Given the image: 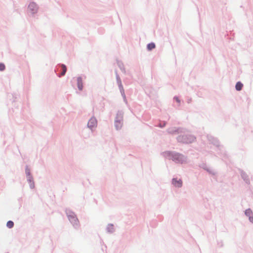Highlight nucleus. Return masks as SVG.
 <instances>
[{
	"label": "nucleus",
	"mask_w": 253,
	"mask_h": 253,
	"mask_svg": "<svg viewBox=\"0 0 253 253\" xmlns=\"http://www.w3.org/2000/svg\"><path fill=\"white\" fill-rule=\"evenodd\" d=\"M165 158L172 160L176 164H186L188 163L187 157L175 151H166L162 153Z\"/></svg>",
	"instance_id": "nucleus-1"
},
{
	"label": "nucleus",
	"mask_w": 253,
	"mask_h": 253,
	"mask_svg": "<svg viewBox=\"0 0 253 253\" xmlns=\"http://www.w3.org/2000/svg\"><path fill=\"white\" fill-rule=\"evenodd\" d=\"M184 134L179 135L176 139L178 142L182 143H191L196 140V137L194 135L189 134Z\"/></svg>",
	"instance_id": "nucleus-2"
},
{
	"label": "nucleus",
	"mask_w": 253,
	"mask_h": 253,
	"mask_svg": "<svg viewBox=\"0 0 253 253\" xmlns=\"http://www.w3.org/2000/svg\"><path fill=\"white\" fill-rule=\"evenodd\" d=\"M66 213L69 220L74 227L76 229L78 228L80 226L79 221L75 213L70 210H66Z\"/></svg>",
	"instance_id": "nucleus-3"
},
{
	"label": "nucleus",
	"mask_w": 253,
	"mask_h": 253,
	"mask_svg": "<svg viewBox=\"0 0 253 253\" xmlns=\"http://www.w3.org/2000/svg\"><path fill=\"white\" fill-rule=\"evenodd\" d=\"M124 112L122 111H118L114 121V125L116 130L122 128L123 125Z\"/></svg>",
	"instance_id": "nucleus-4"
},
{
	"label": "nucleus",
	"mask_w": 253,
	"mask_h": 253,
	"mask_svg": "<svg viewBox=\"0 0 253 253\" xmlns=\"http://www.w3.org/2000/svg\"><path fill=\"white\" fill-rule=\"evenodd\" d=\"M25 174L27 180L29 184L30 188L32 189H34L35 188V182L33 177L31 173L30 169L28 166H26L25 168Z\"/></svg>",
	"instance_id": "nucleus-5"
},
{
	"label": "nucleus",
	"mask_w": 253,
	"mask_h": 253,
	"mask_svg": "<svg viewBox=\"0 0 253 253\" xmlns=\"http://www.w3.org/2000/svg\"><path fill=\"white\" fill-rule=\"evenodd\" d=\"M167 131L169 134H175L180 133H186L187 129L181 127H171L168 128Z\"/></svg>",
	"instance_id": "nucleus-6"
},
{
	"label": "nucleus",
	"mask_w": 253,
	"mask_h": 253,
	"mask_svg": "<svg viewBox=\"0 0 253 253\" xmlns=\"http://www.w3.org/2000/svg\"><path fill=\"white\" fill-rule=\"evenodd\" d=\"M39 9V6L34 2H31L28 5V11L30 12L33 15L37 13Z\"/></svg>",
	"instance_id": "nucleus-7"
},
{
	"label": "nucleus",
	"mask_w": 253,
	"mask_h": 253,
	"mask_svg": "<svg viewBox=\"0 0 253 253\" xmlns=\"http://www.w3.org/2000/svg\"><path fill=\"white\" fill-rule=\"evenodd\" d=\"M97 125V121L96 119L94 117H92L88 122V128H89L91 131H93V129L96 127Z\"/></svg>",
	"instance_id": "nucleus-8"
},
{
	"label": "nucleus",
	"mask_w": 253,
	"mask_h": 253,
	"mask_svg": "<svg viewBox=\"0 0 253 253\" xmlns=\"http://www.w3.org/2000/svg\"><path fill=\"white\" fill-rule=\"evenodd\" d=\"M171 184L176 188H181L182 186L183 182L181 179L174 177L171 180Z\"/></svg>",
	"instance_id": "nucleus-9"
},
{
	"label": "nucleus",
	"mask_w": 253,
	"mask_h": 253,
	"mask_svg": "<svg viewBox=\"0 0 253 253\" xmlns=\"http://www.w3.org/2000/svg\"><path fill=\"white\" fill-rule=\"evenodd\" d=\"M239 171H240L241 176L242 178H243V179L244 180V181L247 184H250V178H249L248 175L247 174V173L242 169H239Z\"/></svg>",
	"instance_id": "nucleus-10"
},
{
	"label": "nucleus",
	"mask_w": 253,
	"mask_h": 253,
	"mask_svg": "<svg viewBox=\"0 0 253 253\" xmlns=\"http://www.w3.org/2000/svg\"><path fill=\"white\" fill-rule=\"evenodd\" d=\"M208 139L209 141L213 144V145H215L216 147L219 146V142L218 140L216 138L213 137L211 135H208L207 136Z\"/></svg>",
	"instance_id": "nucleus-11"
},
{
	"label": "nucleus",
	"mask_w": 253,
	"mask_h": 253,
	"mask_svg": "<svg viewBox=\"0 0 253 253\" xmlns=\"http://www.w3.org/2000/svg\"><path fill=\"white\" fill-rule=\"evenodd\" d=\"M106 232L109 234H112L115 231L114 225L112 223L108 224L106 228Z\"/></svg>",
	"instance_id": "nucleus-12"
},
{
	"label": "nucleus",
	"mask_w": 253,
	"mask_h": 253,
	"mask_svg": "<svg viewBox=\"0 0 253 253\" xmlns=\"http://www.w3.org/2000/svg\"><path fill=\"white\" fill-rule=\"evenodd\" d=\"M77 86L79 90H82L83 89V82L81 77H78L77 79Z\"/></svg>",
	"instance_id": "nucleus-13"
},
{
	"label": "nucleus",
	"mask_w": 253,
	"mask_h": 253,
	"mask_svg": "<svg viewBox=\"0 0 253 253\" xmlns=\"http://www.w3.org/2000/svg\"><path fill=\"white\" fill-rule=\"evenodd\" d=\"M59 66L61 67L62 70V71L60 73V74L58 75L59 77H61L65 75L66 71H67V68H66V65L64 64H59Z\"/></svg>",
	"instance_id": "nucleus-14"
},
{
	"label": "nucleus",
	"mask_w": 253,
	"mask_h": 253,
	"mask_svg": "<svg viewBox=\"0 0 253 253\" xmlns=\"http://www.w3.org/2000/svg\"><path fill=\"white\" fill-rule=\"evenodd\" d=\"M117 65L118 66L120 70L122 71V72L125 74L126 69L123 63L121 61L117 60Z\"/></svg>",
	"instance_id": "nucleus-15"
},
{
	"label": "nucleus",
	"mask_w": 253,
	"mask_h": 253,
	"mask_svg": "<svg viewBox=\"0 0 253 253\" xmlns=\"http://www.w3.org/2000/svg\"><path fill=\"white\" fill-rule=\"evenodd\" d=\"M243 84L241 82H238L235 85V88L237 91H240L242 89Z\"/></svg>",
	"instance_id": "nucleus-16"
},
{
	"label": "nucleus",
	"mask_w": 253,
	"mask_h": 253,
	"mask_svg": "<svg viewBox=\"0 0 253 253\" xmlns=\"http://www.w3.org/2000/svg\"><path fill=\"white\" fill-rule=\"evenodd\" d=\"M245 214L247 217L249 218L250 216L253 215V212L252 210L249 208L245 211Z\"/></svg>",
	"instance_id": "nucleus-17"
},
{
	"label": "nucleus",
	"mask_w": 253,
	"mask_h": 253,
	"mask_svg": "<svg viewBox=\"0 0 253 253\" xmlns=\"http://www.w3.org/2000/svg\"><path fill=\"white\" fill-rule=\"evenodd\" d=\"M156 47L155 44L154 42H151L147 45V48L148 50H151L154 49Z\"/></svg>",
	"instance_id": "nucleus-18"
},
{
	"label": "nucleus",
	"mask_w": 253,
	"mask_h": 253,
	"mask_svg": "<svg viewBox=\"0 0 253 253\" xmlns=\"http://www.w3.org/2000/svg\"><path fill=\"white\" fill-rule=\"evenodd\" d=\"M118 84L119 88L120 89V92L121 93V95H123L125 93V90H124V89L123 88V84H122V83H119V84Z\"/></svg>",
	"instance_id": "nucleus-19"
},
{
	"label": "nucleus",
	"mask_w": 253,
	"mask_h": 253,
	"mask_svg": "<svg viewBox=\"0 0 253 253\" xmlns=\"http://www.w3.org/2000/svg\"><path fill=\"white\" fill-rule=\"evenodd\" d=\"M205 170H206L208 172H209L210 174H211L212 175H214L216 174V172L213 169H212L210 168H209V167H208L207 168V169H206Z\"/></svg>",
	"instance_id": "nucleus-20"
},
{
	"label": "nucleus",
	"mask_w": 253,
	"mask_h": 253,
	"mask_svg": "<svg viewBox=\"0 0 253 253\" xmlns=\"http://www.w3.org/2000/svg\"><path fill=\"white\" fill-rule=\"evenodd\" d=\"M6 226L9 228H12L14 226V222L11 220L7 221Z\"/></svg>",
	"instance_id": "nucleus-21"
},
{
	"label": "nucleus",
	"mask_w": 253,
	"mask_h": 253,
	"mask_svg": "<svg viewBox=\"0 0 253 253\" xmlns=\"http://www.w3.org/2000/svg\"><path fill=\"white\" fill-rule=\"evenodd\" d=\"M115 74H116V80H117V84H119V83H122V81H121V78L120 77H119L118 73H117V71H115Z\"/></svg>",
	"instance_id": "nucleus-22"
},
{
	"label": "nucleus",
	"mask_w": 253,
	"mask_h": 253,
	"mask_svg": "<svg viewBox=\"0 0 253 253\" xmlns=\"http://www.w3.org/2000/svg\"><path fill=\"white\" fill-rule=\"evenodd\" d=\"M199 167L204 169L206 170L207 169V168L208 167L206 164L205 163H202L199 165Z\"/></svg>",
	"instance_id": "nucleus-23"
},
{
	"label": "nucleus",
	"mask_w": 253,
	"mask_h": 253,
	"mask_svg": "<svg viewBox=\"0 0 253 253\" xmlns=\"http://www.w3.org/2000/svg\"><path fill=\"white\" fill-rule=\"evenodd\" d=\"M5 68V65L4 64L0 63V71H3L4 70Z\"/></svg>",
	"instance_id": "nucleus-24"
},
{
	"label": "nucleus",
	"mask_w": 253,
	"mask_h": 253,
	"mask_svg": "<svg viewBox=\"0 0 253 253\" xmlns=\"http://www.w3.org/2000/svg\"><path fill=\"white\" fill-rule=\"evenodd\" d=\"M166 125V122H163V124H162V123H160L159 125H158V126L161 127V128H163Z\"/></svg>",
	"instance_id": "nucleus-25"
},
{
	"label": "nucleus",
	"mask_w": 253,
	"mask_h": 253,
	"mask_svg": "<svg viewBox=\"0 0 253 253\" xmlns=\"http://www.w3.org/2000/svg\"><path fill=\"white\" fill-rule=\"evenodd\" d=\"M174 100H175L177 103H180V100L177 96H174L173 98Z\"/></svg>",
	"instance_id": "nucleus-26"
},
{
	"label": "nucleus",
	"mask_w": 253,
	"mask_h": 253,
	"mask_svg": "<svg viewBox=\"0 0 253 253\" xmlns=\"http://www.w3.org/2000/svg\"><path fill=\"white\" fill-rule=\"evenodd\" d=\"M122 96L123 97L124 102L126 104L127 103V100L126 99L125 93H124L123 95H122Z\"/></svg>",
	"instance_id": "nucleus-27"
},
{
	"label": "nucleus",
	"mask_w": 253,
	"mask_h": 253,
	"mask_svg": "<svg viewBox=\"0 0 253 253\" xmlns=\"http://www.w3.org/2000/svg\"><path fill=\"white\" fill-rule=\"evenodd\" d=\"M250 221L253 223V214L249 218Z\"/></svg>",
	"instance_id": "nucleus-28"
},
{
	"label": "nucleus",
	"mask_w": 253,
	"mask_h": 253,
	"mask_svg": "<svg viewBox=\"0 0 253 253\" xmlns=\"http://www.w3.org/2000/svg\"><path fill=\"white\" fill-rule=\"evenodd\" d=\"M191 101H192V99L191 98H188V99H187V102L188 103H190L191 102Z\"/></svg>",
	"instance_id": "nucleus-29"
}]
</instances>
